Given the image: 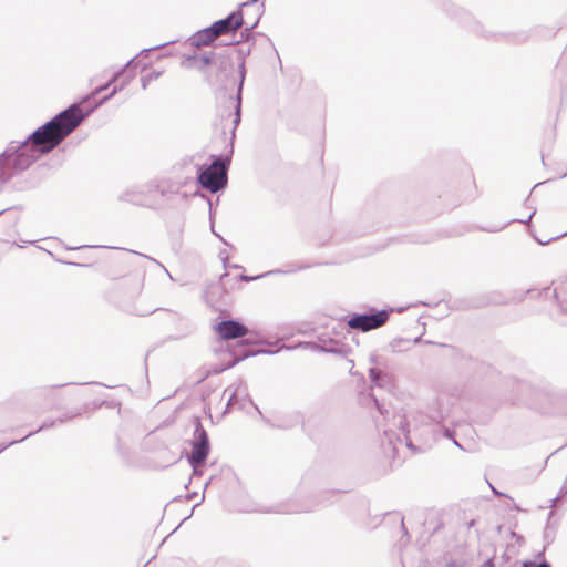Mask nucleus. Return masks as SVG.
<instances>
[{"label":"nucleus","mask_w":567,"mask_h":567,"mask_svg":"<svg viewBox=\"0 0 567 567\" xmlns=\"http://www.w3.org/2000/svg\"><path fill=\"white\" fill-rule=\"evenodd\" d=\"M83 115L76 105L55 115L51 121L38 127L25 140L42 155L55 148L82 122Z\"/></svg>","instance_id":"obj_1"},{"label":"nucleus","mask_w":567,"mask_h":567,"mask_svg":"<svg viewBox=\"0 0 567 567\" xmlns=\"http://www.w3.org/2000/svg\"><path fill=\"white\" fill-rule=\"evenodd\" d=\"M42 154L25 140L22 143L12 142L3 152L2 157L6 165L18 171L29 168Z\"/></svg>","instance_id":"obj_2"},{"label":"nucleus","mask_w":567,"mask_h":567,"mask_svg":"<svg viewBox=\"0 0 567 567\" xmlns=\"http://www.w3.org/2000/svg\"><path fill=\"white\" fill-rule=\"evenodd\" d=\"M227 161L214 156L210 166L199 172L198 181L210 193H217L227 185Z\"/></svg>","instance_id":"obj_3"},{"label":"nucleus","mask_w":567,"mask_h":567,"mask_svg":"<svg viewBox=\"0 0 567 567\" xmlns=\"http://www.w3.org/2000/svg\"><path fill=\"white\" fill-rule=\"evenodd\" d=\"M389 319V311L380 310L375 313L353 315L348 320L349 328L363 332L382 327Z\"/></svg>","instance_id":"obj_4"},{"label":"nucleus","mask_w":567,"mask_h":567,"mask_svg":"<svg viewBox=\"0 0 567 567\" xmlns=\"http://www.w3.org/2000/svg\"><path fill=\"white\" fill-rule=\"evenodd\" d=\"M192 446L193 450L188 460L195 468L205 462L209 452L208 435L199 422L196 423Z\"/></svg>","instance_id":"obj_5"},{"label":"nucleus","mask_w":567,"mask_h":567,"mask_svg":"<svg viewBox=\"0 0 567 567\" xmlns=\"http://www.w3.org/2000/svg\"><path fill=\"white\" fill-rule=\"evenodd\" d=\"M244 25V17L241 12H231L225 19L218 20L212 24L217 37L220 34L236 31Z\"/></svg>","instance_id":"obj_6"},{"label":"nucleus","mask_w":567,"mask_h":567,"mask_svg":"<svg viewBox=\"0 0 567 567\" xmlns=\"http://www.w3.org/2000/svg\"><path fill=\"white\" fill-rule=\"evenodd\" d=\"M216 331L225 340L240 338L248 333V329L243 323L235 320L219 322L216 327Z\"/></svg>","instance_id":"obj_7"},{"label":"nucleus","mask_w":567,"mask_h":567,"mask_svg":"<svg viewBox=\"0 0 567 567\" xmlns=\"http://www.w3.org/2000/svg\"><path fill=\"white\" fill-rule=\"evenodd\" d=\"M450 403L444 398H437L427 408V417L431 422L440 424L450 415Z\"/></svg>","instance_id":"obj_8"},{"label":"nucleus","mask_w":567,"mask_h":567,"mask_svg":"<svg viewBox=\"0 0 567 567\" xmlns=\"http://www.w3.org/2000/svg\"><path fill=\"white\" fill-rule=\"evenodd\" d=\"M217 38L216 32L214 31L213 27L206 28L204 30L198 31L193 37V44L196 47L200 45H208L210 44L215 39Z\"/></svg>","instance_id":"obj_9"},{"label":"nucleus","mask_w":567,"mask_h":567,"mask_svg":"<svg viewBox=\"0 0 567 567\" xmlns=\"http://www.w3.org/2000/svg\"><path fill=\"white\" fill-rule=\"evenodd\" d=\"M239 75H240V83L238 87V94H237V105H236V113L234 118V124L237 126L240 122V103H241V89L244 84L245 79V63L244 61L239 64Z\"/></svg>","instance_id":"obj_10"},{"label":"nucleus","mask_w":567,"mask_h":567,"mask_svg":"<svg viewBox=\"0 0 567 567\" xmlns=\"http://www.w3.org/2000/svg\"><path fill=\"white\" fill-rule=\"evenodd\" d=\"M370 379L373 385L375 386H384L385 379H388L386 374H383L380 370L372 368L370 369Z\"/></svg>","instance_id":"obj_11"},{"label":"nucleus","mask_w":567,"mask_h":567,"mask_svg":"<svg viewBox=\"0 0 567 567\" xmlns=\"http://www.w3.org/2000/svg\"><path fill=\"white\" fill-rule=\"evenodd\" d=\"M556 298L558 299L560 307L563 310L567 311V297L564 291L557 292L556 291Z\"/></svg>","instance_id":"obj_12"},{"label":"nucleus","mask_w":567,"mask_h":567,"mask_svg":"<svg viewBox=\"0 0 567 567\" xmlns=\"http://www.w3.org/2000/svg\"><path fill=\"white\" fill-rule=\"evenodd\" d=\"M122 72H123V70L120 71V72H116L106 84L97 87L96 93L107 89L113 82H115L118 79V76L122 74Z\"/></svg>","instance_id":"obj_13"},{"label":"nucleus","mask_w":567,"mask_h":567,"mask_svg":"<svg viewBox=\"0 0 567 567\" xmlns=\"http://www.w3.org/2000/svg\"><path fill=\"white\" fill-rule=\"evenodd\" d=\"M238 390H233L230 386L225 390V394L229 393L228 405L234 404L236 401Z\"/></svg>","instance_id":"obj_14"},{"label":"nucleus","mask_w":567,"mask_h":567,"mask_svg":"<svg viewBox=\"0 0 567 567\" xmlns=\"http://www.w3.org/2000/svg\"><path fill=\"white\" fill-rule=\"evenodd\" d=\"M130 82V79L125 80L120 86H115L112 92L110 93V95H107L106 97H104V101L112 97L114 94H116L118 91L123 90L125 87V85H127V83Z\"/></svg>","instance_id":"obj_15"},{"label":"nucleus","mask_w":567,"mask_h":567,"mask_svg":"<svg viewBox=\"0 0 567 567\" xmlns=\"http://www.w3.org/2000/svg\"><path fill=\"white\" fill-rule=\"evenodd\" d=\"M260 14H261V8H260V7H257V17H260ZM258 19H259V18H257L254 22H251V23L246 28V30H251V29H254V28L256 27L257 22H258Z\"/></svg>","instance_id":"obj_16"},{"label":"nucleus","mask_w":567,"mask_h":567,"mask_svg":"<svg viewBox=\"0 0 567 567\" xmlns=\"http://www.w3.org/2000/svg\"><path fill=\"white\" fill-rule=\"evenodd\" d=\"M58 422L59 423H63L64 420L63 419H59ZM55 423H56V421H53L51 424L44 423L35 432H39V431L44 430V429H48L49 426H53Z\"/></svg>","instance_id":"obj_17"},{"label":"nucleus","mask_w":567,"mask_h":567,"mask_svg":"<svg viewBox=\"0 0 567 567\" xmlns=\"http://www.w3.org/2000/svg\"><path fill=\"white\" fill-rule=\"evenodd\" d=\"M150 81H152V78H147V76L142 78V87L144 90L147 87Z\"/></svg>","instance_id":"obj_18"},{"label":"nucleus","mask_w":567,"mask_h":567,"mask_svg":"<svg viewBox=\"0 0 567 567\" xmlns=\"http://www.w3.org/2000/svg\"><path fill=\"white\" fill-rule=\"evenodd\" d=\"M200 60L205 65H207L212 62V56L205 54V55L200 56Z\"/></svg>","instance_id":"obj_19"},{"label":"nucleus","mask_w":567,"mask_h":567,"mask_svg":"<svg viewBox=\"0 0 567 567\" xmlns=\"http://www.w3.org/2000/svg\"><path fill=\"white\" fill-rule=\"evenodd\" d=\"M258 1L259 0H249V1L245 2V3H243V7L255 6V4H257Z\"/></svg>","instance_id":"obj_20"},{"label":"nucleus","mask_w":567,"mask_h":567,"mask_svg":"<svg viewBox=\"0 0 567 567\" xmlns=\"http://www.w3.org/2000/svg\"><path fill=\"white\" fill-rule=\"evenodd\" d=\"M537 567H551L548 563L543 561Z\"/></svg>","instance_id":"obj_21"},{"label":"nucleus","mask_w":567,"mask_h":567,"mask_svg":"<svg viewBox=\"0 0 567 567\" xmlns=\"http://www.w3.org/2000/svg\"><path fill=\"white\" fill-rule=\"evenodd\" d=\"M375 404H377V406H378L379 412H380L381 414H383V413H384V412H383V409L379 405V402H378L377 400H375Z\"/></svg>","instance_id":"obj_22"},{"label":"nucleus","mask_w":567,"mask_h":567,"mask_svg":"<svg viewBox=\"0 0 567 567\" xmlns=\"http://www.w3.org/2000/svg\"><path fill=\"white\" fill-rule=\"evenodd\" d=\"M34 432H30L27 436H23L20 439V442H23L24 440H27L28 436L32 435Z\"/></svg>","instance_id":"obj_23"},{"label":"nucleus","mask_w":567,"mask_h":567,"mask_svg":"<svg viewBox=\"0 0 567 567\" xmlns=\"http://www.w3.org/2000/svg\"><path fill=\"white\" fill-rule=\"evenodd\" d=\"M34 432H30L27 436H23L20 439V442H23L24 440H27L28 436L32 435Z\"/></svg>","instance_id":"obj_24"},{"label":"nucleus","mask_w":567,"mask_h":567,"mask_svg":"<svg viewBox=\"0 0 567 567\" xmlns=\"http://www.w3.org/2000/svg\"><path fill=\"white\" fill-rule=\"evenodd\" d=\"M34 432H30L27 436H23L20 439V442H23L24 440H27L28 436L32 435Z\"/></svg>","instance_id":"obj_25"},{"label":"nucleus","mask_w":567,"mask_h":567,"mask_svg":"<svg viewBox=\"0 0 567 567\" xmlns=\"http://www.w3.org/2000/svg\"><path fill=\"white\" fill-rule=\"evenodd\" d=\"M158 76H159V73H155L153 75H150L148 78H152V80H153V79H157Z\"/></svg>","instance_id":"obj_26"},{"label":"nucleus","mask_w":567,"mask_h":567,"mask_svg":"<svg viewBox=\"0 0 567 567\" xmlns=\"http://www.w3.org/2000/svg\"><path fill=\"white\" fill-rule=\"evenodd\" d=\"M445 435L449 436V437L451 436V433H450L449 430L445 431Z\"/></svg>","instance_id":"obj_27"},{"label":"nucleus","mask_w":567,"mask_h":567,"mask_svg":"<svg viewBox=\"0 0 567 567\" xmlns=\"http://www.w3.org/2000/svg\"><path fill=\"white\" fill-rule=\"evenodd\" d=\"M558 501V497L554 498L553 499V505L551 506H555V503Z\"/></svg>","instance_id":"obj_28"},{"label":"nucleus","mask_w":567,"mask_h":567,"mask_svg":"<svg viewBox=\"0 0 567 567\" xmlns=\"http://www.w3.org/2000/svg\"><path fill=\"white\" fill-rule=\"evenodd\" d=\"M454 444L458 447H462L456 440H454Z\"/></svg>","instance_id":"obj_29"},{"label":"nucleus","mask_w":567,"mask_h":567,"mask_svg":"<svg viewBox=\"0 0 567 567\" xmlns=\"http://www.w3.org/2000/svg\"><path fill=\"white\" fill-rule=\"evenodd\" d=\"M252 278L250 277H244V280L248 281V280H251Z\"/></svg>","instance_id":"obj_30"},{"label":"nucleus","mask_w":567,"mask_h":567,"mask_svg":"<svg viewBox=\"0 0 567 567\" xmlns=\"http://www.w3.org/2000/svg\"><path fill=\"white\" fill-rule=\"evenodd\" d=\"M488 567H493L492 560L488 561Z\"/></svg>","instance_id":"obj_31"},{"label":"nucleus","mask_w":567,"mask_h":567,"mask_svg":"<svg viewBox=\"0 0 567 567\" xmlns=\"http://www.w3.org/2000/svg\"><path fill=\"white\" fill-rule=\"evenodd\" d=\"M523 567H530L529 564L525 563Z\"/></svg>","instance_id":"obj_32"}]
</instances>
